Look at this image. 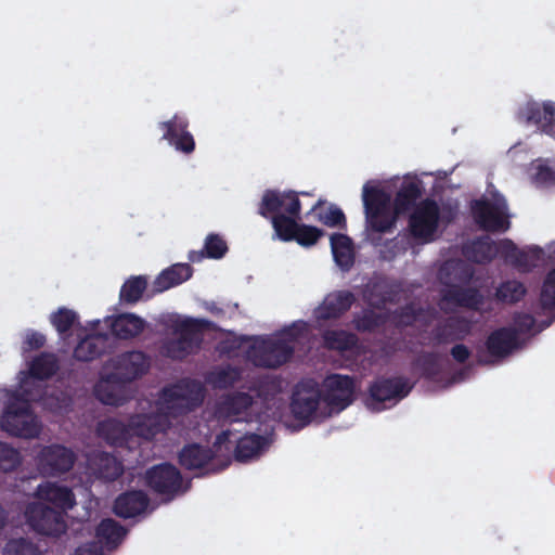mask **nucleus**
I'll list each match as a JSON object with an SVG mask.
<instances>
[{
  "label": "nucleus",
  "instance_id": "1",
  "mask_svg": "<svg viewBox=\"0 0 555 555\" xmlns=\"http://www.w3.org/2000/svg\"><path fill=\"white\" fill-rule=\"evenodd\" d=\"M421 195L422 188L418 182H403L391 205V195L387 191L365 183L362 189V201L367 228L376 233H390L398 217L415 208Z\"/></svg>",
  "mask_w": 555,
  "mask_h": 555
},
{
  "label": "nucleus",
  "instance_id": "2",
  "mask_svg": "<svg viewBox=\"0 0 555 555\" xmlns=\"http://www.w3.org/2000/svg\"><path fill=\"white\" fill-rule=\"evenodd\" d=\"M209 326V321L188 318L177 320L172 324L177 338L166 340L162 346V352L172 360H183L199 349L203 341V333Z\"/></svg>",
  "mask_w": 555,
  "mask_h": 555
},
{
  "label": "nucleus",
  "instance_id": "3",
  "mask_svg": "<svg viewBox=\"0 0 555 555\" xmlns=\"http://www.w3.org/2000/svg\"><path fill=\"white\" fill-rule=\"evenodd\" d=\"M1 427L11 436L24 439L37 438L42 429L41 422L25 400L9 402L1 418Z\"/></svg>",
  "mask_w": 555,
  "mask_h": 555
},
{
  "label": "nucleus",
  "instance_id": "4",
  "mask_svg": "<svg viewBox=\"0 0 555 555\" xmlns=\"http://www.w3.org/2000/svg\"><path fill=\"white\" fill-rule=\"evenodd\" d=\"M294 346L281 338H255L247 350L248 359L259 367L276 369L291 360Z\"/></svg>",
  "mask_w": 555,
  "mask_h": 555
},
{
  "label": "nucleus",
  "instance_id": "5",
  "mask_svg": "<svg viewBox=\"0 0 555 555\" xmlns=\"http://www.w3.org/2000/svg\"><path fill=\"white\" fill-rule=\"evenodd\" d=\"M144 482L150 490L169 502L182 492L183 478L173 464L165 462L147 468Z\"/></svg>",
  "mask_w": 555,
  "mask_h": 555
},
{
  "label": "nucleus",
  "instance_id": "6",
  "mask_svg": "<svg viewBox=\"0 0 555 555\" xmlns=\"http://www.w3.org/2000/svg\"><path fill=\"white\" fill-rule=\"evenodd\" d=\"M507 203L504 197L495 198L494 203L488 199H475L470 204V211L478 227L487 232H505L511 222L507 214Z\"/></svg>",
  "mask_w": 555,
  "mask_h": 555
},
{
  "label": "nucleus",
  "instance_id": "7",
  "mask_svg": "<svg viewBox=\"0 0 555 555\" xmlns=\"http://www.w3.org/2000/svg\"><path fill=\"white\" fill-rule=\"evenodd\" d=\"M25 518L28 526L42 535L60 537L67 530L63 512L41 502L29 503L25 509Z\"/></svg>",
  "mask_w": 555,
  "mask_h": 555
},
{
  "label": "nucleus",
  "instance_id": "8",
  "mask_svg": "<svg viewBox=\"0 0 555 555\" xmlns=\"http://www.w3.org/2000/svg\"><path fill=\"white\" fill-rule=\"evenodd\" d=\"M412 387L405 377H379L369 387L370 402L367 405L374 411H382L385 409V402H397L405 398Z\"/></svg>",
  "mask_w": 555,
  "mask_h": 555
},
{
  "label": "nucleus",
  "instance_id": "9",
  "mask_svg": "<svg viewBox=\"0 0 555 555\" xmlns=\"http://www.w3.org/2000/svg\"><path fill=\"white\" fill-rule=\"evenodd\" d=\"M254 397L247 392L233 391L223 395L216 404V415L219 420L237 423L251 422Z\"/></svg>",
  "mask_w": 555,
  "mask_h": 555
},
{
  "label": "nucleus",
  "instance_id": "10",
  "mask_svg": "<svg viewBox=\"0 0 555 555\" xmlns=\"http://www.w3.org/2000/svg\"><path fill=\"white\" fill-rule=\"evenodd\" d=\"M440 218L438 204L426 198L415 206L409 218V228L411 235L415 238L429 242L437 231Z\"/></svg>",
  "mask_w": 555,
  "mask_h": 555
},
{
  "label": "nucleus",
  "instance_id": "11",
  "mask_svg": "<svg viewBox=\"0 0 555 555\" xmlns=\"http://www.w3.org/2000/svg\"><path fill=\"white\" fill-rule=\"evenodd\" d=\"M301 202L295 191L268 189L263 192L258 205V214L264 219L271 216L287 214L300 215Z\"/></svg>",
  "mask_w": 555,
  "mask_h": 555
},
{
  "label": "nucleus",
  "instance_id": "12",
  "mask_svg": "<svg viewBox=\"0 0 555 555\" xmlns=\"http://www.w3.org/2000/svg\"><path fill=\"white\" fill-rule=\"evenodd\" d=\"M37 460L44 474L54 476L69 472L75 464L76 455L64 446L51 444L41 449Z\"/></svg>",
  "mask_w": 555,
  "mask_h": 555
},
{
  "label": "nucleus",
  "instance_id": "13",
  "mask_svg": "<svg viewBox=\"0 0 555 555\" xmlns=\"http://www.w3.org/2000/svg\"><path fill=\"white\" fill-rule=\"evenodd\" d=\"M150 358L140 350H131L122 352L113 360L114 374L124 383H131L145 373L150 369Z\"/></svg>",
  "mask_w": 555,
  "mask_h": 555
},
{
  "label": "nucleus",
  "instance_id": "14",
  "mask_svg": "<svg viewBox=\"0 0 555 555\" xmlns=\"http://www.w3.org/2000/svg\"><path fill=\"white\" fill-rule=\"evenodd\" d=\"M324 402L336 411H341L353 401L354 380L348 375L333 374L325 379Z\"/></svg>",
  "mask_w": 555,
  "mask_h": 555
},
{
  "label": "nucleus",
  "instance_id": "15",
  "mask_svg": "<svg viewBox=\"0 0 555 555\" xmlns=\"http://www.w3.org/2000/svg\"><path fill=\"white\" fill-rule=\"evenodd\" d=\"M485 346L491 360L483 361L482 359H479V363L488 364L502 360L519 347L517 331L506 326L496 328L489 334Z\"/></svg>",
  "mask_w": 555,
  "mask_h": 555
},
{
  "label": "nucleus",
  "instance_id": "16",
  "mask_svg": "<svg viewBox=\"0 0 555 555\" xmlns=\"http://www.w3.org/2000/svg\"><path fill=\"white\" fill-rule=\"evenodd\" d=\"M159 128L164 131L163 140L169 142L177 151L191 154L195 150V140L188 130L189 121L184 116L173 115L171 119L159 122Z\"/></svg>",
  "mask_w": 555,
  "mask_h": 555
},
{
  "label": "nucleus",
  "instance_id": "17",
  "mask_svg": "<svg viewBox=\"0 0 555 555\" xmlns=\"http://www.w3.org/2000/svg\"><path fill=\"white\" fill-rule=\"evenodd\" d=\"M518 119L526 124H534L542 132L555 137V105L544 102L541 106L538 102L530 101L518 111Z\"/></svg>",
  "mask_w": 555,
  "mask_h": 555
},
{
  "label": "nucleus",
  "instance_id": "18",
  "mask_svg": "<svg viewBox=\"0 0 555 555\" xmlns=\"http://www.w3.org/2000/svg\"><path fill=\"white\" fill-rule=\"evenodd\" d=\"M356 302V296L350 291H337L328 294L315 309L314 315L319 321L340 318Z\"/></svg>",
  "mask_w": 555,
  "mask_h": 555
},
{
  "label": "nucleus",
  "instance_id": "19",
  "mask_svg": "<svg viewBox=\"0 0 555 555\" xmlns=\"http://www.w3.org/2000/svg\"><path fill=\"white\" fill-rule=\"evenodd\" d=\"M470 332V324L464 318L450 317L431 330V343L446 345L464 339Z\"/></svg>",
  "mask_w": 555,
  "mask_h": 555
},
{
  "label": "nucleus",
  "instance_id": "20",
  "mask_svg": "<svg viewBox=\"0 0 555 555\" xmlns=\"http://www.w3.org/2000/svg\"><path fill=\"white\" fill-rule=\"evenodd\" d=\"M146 321L132 312L113 315L109 320L112 334L121 340H130L140 336L146 328Z\"/></svg>",
  "mask_w": 555,
  "mask_h": 555
},
{
  "label": "nucleus",
  "instance_id": "21",
  "mask_svg": "<svg viewBox=\"0 0 555 555\" xmlns=\"http://www.w3.org/2000/svg\"><path fill=\"white\" fill-rule=\"evenodd\" d=\"M442 301L452 304L456 307L469 310H479L483 305L485 298L480 291L476 287H462L451 284L441 292Z\"/></svg>",
  "mask_w": 555,
  "mask_h": 555
},
{
  "label": "nucleus",
  "instance_id": "22",
  "mask_svg": "<svg viewBox=\"0 0 555 555\" xmlns=\"http://www.w3.org/2000/svg\"><path fill=\"white\" fill-rule=\"evenodd\" d=\"M36 495L46 502L53 504L59 512L65 515L76 504L75 494L66 486L54 482H44L37 487Z\"/></svg>",
  "mask_w": 555,
  "mask_h": 555
},
{
  "label": "nucleus",
  "instance_id": "23",
  "mask_svg": "<svg viewBox=\"0 0 555 555\" xmlns=\"http://www.w3.org/2000/svg\"><path fill=\"white\" fill-rule=\"evenodd\" d=\"M150 504L142 490H130L119 494L114 502V513L121 518H132L144 513Z\"/></svg>",
  "mask_w": 555,
  "mask_h": 555
},
{
  "label": "nucleus",
  "instance_id": "24",
  "mask_svg": "<svg viewBox=\"0 0 555 555\" xmlns=\"http://www.w3.org/2000/svg\"><path fill=\"white\" fill-rule=\"evenodd\" d=\"M126 384L111 372L95 384L94 395L96 399L106 405L120 406L126 401L124 395Z\"/></svg>",
  "mask_w": 555,
  "mask_h": 555
},
{
  "label": "nucleus",
  "instance_id": "25",
  "mask_svg": "<svg viewBox=\"0 0 555 555\" xmlns=\"http://www.w3.org/2000/svg\"><path fill=\"white\" fill-rule=\"evenodd\" d=\"M96 434L112 447L130 448L131 428L116 418H106L98 423Z\"/></svg>",
  "mask_w": 555,
  "mask_h": 555
},
{
  "label": "nucleus",
  "instance_id": "26",
  "mask_svg": "<svg viewBox=\"0 0 555 555\" xmlns=\"http://www.w3.org/2000/svg\"><path fill=\"white\" fill-rule=\"evenodd\" d=\"M89 466L92 474L103 481H115L124 474L122 463L106 452L94 453L89 459Z\"/></svg>",
  "mask_w": 555,
  "mask_h": 555
},
{
  "label": "nucleus",
  "instance_id": "27",
  "mask_svg": "<svg viewBox=\"0 0 555 555\" xmlns=\"http://www.w3.org/2000/svg\"><path fill=\"white\" fill-rule=\"evenodd\" d=\"M321 400L319 390L297 388L291 401V411L296 420L309 422Z\"/></svg>",
  "mask_w": 555,
  "mask_h": 555
},
{
  "label": "nucleus",
  "instance_id": "28",
  "mask_svg": "<svg viewBox=\"0 0 555 555\" xmlns=\"http://www.w3.org/2000/svg\"><path fill=\"white\" fill-rule=\"evenodd\" d=\"M215 457L214 451L208 447L198 443H190L179 452V464L188 469L195 470L205 468Z\"/></svg>",
  "mask_w": 555,
  "mask_h": 555
},
{
  "label": "nucleus",
  "instance_id": "29",
  "mask_svg": "<svg viewBox=\"0 0 555 555\" xmlns=\"http://www.w3.org/2000/svg\"><path fill=\"white\" fill-rule=\"evenodd\" d=\"M193 274L189 263H176L163 270L154 280V293H163L188 281Z\"/></svg>",
  "mask_w": 555,
  "mask_h": 555
},
{
  "label": "nucleus",
  "instance_id": "30",
  "mask_svg": "<svg viewBox=\"0 0 555 555\" xmlns=\"http://www.w3.org/2000/svg\"><path fill=\"white\" fill-rule=\"evenodd\" d=\"M108 346V336L106 334L88 335L74 349L73 356L81 362H90L100 358Z\"/></svg>",
  "mask_w": 555,
  "mask_h": 555
},
{
  "label": "nucleus",
  "instance_id": "31",
  "mask_svg": "<svg viewBox=\"0 0 555 555\" xmlns=\"http://www.w3.org/2000/svg\"><path fill=\"white\" fill-rule=\"evenodd\" d=\"M464 257L474 263L486 264L498 255V245L489 237H478L463 246Z\"/></svg>",
  "mask_w": 555,
  "mask_h": 555
},
{
  "label": "nucleus",
  "instance_id": "32",
  "mask_svg": "<svg viewBox=\"0 0 555 555\" xmlns=\"http://www.w3.org/2000/svg\"><path fill=\"white\" fill-rule=\"evenodd\" d=\"M331 248L336 264L343 271H349L354 264V247L352 240L341 233L331 235Z\"/></svg>",
  "mask_w": 555,
  "mask_h": 555
},
{
  "label": "nucleus",
  "instance_id": "33",
  "mask_svg": "<svg viewBox=\"0 0 555 555\" xmlns=\"http://www.w3.org/2000/svg\"><path fill=\"white\" fill-rule=\"evenodd\" d=\"M269 439L258 434H246L236 443L234 456L238 462H246L258 456L269 447Z\"/></svg>",
  "mask_w": 555,
  "mask_h": 555
},
{
  "label": "nucleus",
  "instance_id": "34",
  "mask_svg": "<svg viewBox=\"0 0 555 555\" xmlns=\"http://www.w3.org/2000/svg\"><path fill=\"white\" fill-rule=\"evenodd\" d=\"M323 346L339 352L350 351L358 346V336L345 330H326L322 334Z\"/></svg>",
  "mask_w": 555,
  "mask_h": 555
},
{
  "label": "nucleus",
  "instance_id": "35",
  "mask_svg": "<svg viewBox=\"0 0 555 555\" xmlns=\"http://www.w3.org/2000/svg\"><path fill=\"white\" fill-rule=\"evenodd\" d=\"M59 370V360L54 353L42 352L35 357L29 365L30 375L39 380H47Z\"/></svg>",
  "mask_w": 555,
  "mask_h": 555
},
{
  "label": "nucleus",
  "instance_id": "36",
  "mask_svg": "<svg viewBox=\"0 0 555 555\" xmlns=\"http://www.w3.org/2000/svg\"><path fill=\"white\" fill-rule=\"evenodd\" d=\"M126 533V529L112 518L101 520L95 529V535L99 542L113 547L117 546L122 541Z\"/></svg>",
  "mask_w": 555,
  "mask_h": 555
},
{
  "label": "nucleus",
  "instance_id": "37",
  "mask_svg": "<svg viewBox=\"0 0 555 555\" xmlns=\"http://www.w3.org/2000/svg\"><path fill=\"white\" fill-rule=\"evenodd\" d=\"M300 219V215L280 214L269 217L275 236L282 242H292Z\"/></svg>",
  "mask_w": 555,
  "mask_h": 555
},
{
  "label": "nucleus",
  "instance_id": "38",
  "mask_svg": "<svg viewBox=\"0 0 555 555\" xmlns=\"http://www.w3.org/2000/svg\"><path fill=\"white\" fill-rule=\"evenodd\" d=\"M147 287V279L144 275H133L125 281L119 292V300L122 304H137Z\"/></svg>",
  "mask_w": 555,
  "mask_h": 555
},
{
  "label": "nucleus",
  "instance_id": "39",
  "mask_svg": "<svg viewBox=\"0 0 555 555\" xmlns=\"http://www.w3.org/2000/svg\"><path fill=\"white\" fill-rule=\"evenodd\" d=\"M527 294V288L520 281L507 280L502 282L495 289V299L503 304L519 302Z\"/></svg>",
  "mask_w": 555,
  "mask_h": 555
},
{
  "label": "nucleus",
  "instance_id": "40",
  "mask_svg": "<svg viewBox=\"0 0 555 555\" xmlns=\"http://www.w3.org/2000/svg\"><path fill=\"white\" fill-rule=\"evenodd\" d=\"M228 245L227 242L223 240L222 236L216 233H209L206 236L205 244H204V253L207 258L210 259H220L228 253ZM203 251L201 255H197L195 251H192L190 254V260L191 261H197L202 258Z\"/></svg>",
  "mask_w": 555,
  "mask_h": 555
},
{
  "label": "nucleus",
  "instance_id": "41",
  "mask_svg": "<svg viewBox=\"0 0 555 555\" xmlns=\"http://www.w3.org/2000/svg\"><path fill=\"white\" fill-rule=\"evenodd\" d=\"M413 366L417 369L422 376L433 379L440 374V356L434 351H423L413 361Z\"/></svg>",
  "mask_w": 555,
  "mask_h": 555
},
{
  "label": "nucleus",
  "instance_id": "42",
  "mask_svg": "<svg viewBox=\"0 0 555 555\" xmlns=\"http://www.w3.org/2000/svg\"><path fill=\"white\" fill-rule=\"evenodd\" d=\"M386 319L383 314L371 309H364L360 314L354 315L352 323L357 331L372 333L383 326Z\"/></svg>",
  "mask_w": 555,
  "mask_h": 555
},
{
  "label": "nucleus",
  "instance_id": "43",
  "mask_svg": "<svg viewBox=\"0 0 555 555\" xmlns=\"http://www.w3.org/2000/svg\"><path fill=\"white\" fill-rule=\"evenodd\" d=\"M131 438L133 436L143 438L145 440L154 439L160 431V425L152 417H139L135 422L130 424Z\"/></svg>",
  "mask_w": 555,
  "mask_h": 555
},
{
  "label": "nucleus",
  "instance_id": "44",
  "mask_svg": "<svg viewBox=\"0 0 555 555\" xmlns=\"http://www.w3.org/2000/svg\"><path fill=\"white\" fill-rule=\"evenodd\" d=\"M21 464L20 451L7 442L0 441V474L14 472Z\"/></svg>",
  "mask_w": 555,
  "mask_h": 555
},
{
  "label": "nucleus",
  "instance_id": "45",
  "mask_svg": "<svg viewBox=\"0 0 555 555\" xmlns=\"http://www.w3.org/2000/svg\"><path fill=\"white\" fill-rule=\"evenodd\" d=\"M50 321L60 335H64L70 331L78 321V314L68 308L62 307L51 314Z\"/></svg>",
  "mask_w": 555,
  "mask_h": 555
},
{
  "label": "nucleus",
  "instance_id": "46",
  "mask_svg": "<svg viewBox=\"0 0 555 555\" xmlns=\"http://www.w3.org/2000/svg\"><path fill=\"white\" fill-rule=\"evenodd\" d=\"M3 555H41L38 546L25 538L12 539L5 543Z\"/></svg>",
  "mask_w": 555,
  "mask_h": 555
},
{
  "label": "nucleus",
  "instance_id": "47",
  "mask_svg": "<svg viewBox=\"0 0 555 555\" xmlns=\"http://www.w3.org/2000/svg\"><path fill=\"white\" fill-rule=\"evenodd\" d=\"M324 231L305 223H299L295 232L293 241H296L300 246L310 247L317 244V242L323 236Z\"/></svg>",
  "mask_w": 555,
  "mask_h": 555
},
{
  "label": "nucleus",
  "instance_id": "48",
  "mask_svg": "<svg viewBox=\"0 0 555 555\" xmlns=\"http://www.w3.org/2000/svg\"><path fill=\"white\" fill-rule=\"evenodd\" d=\"M540 305L543 310L555 308V268L545 276L540 294Z\"/></svg>",
  "mask_w": 555,
  "mask_h": 555
},
{
  "label": "nucleus",
  "instance_id": "49",
  "mask_svg": "<svg viewBox=\"0 0 555 555\" xmlns=\"http://www.w3.org/2000/svg\"><path fill=\"white\" fill-rule=\"evenodd\" d=\"M422 308L406 304L395 311L393 319L398 327L413 326L422 313Z\"/></svg>",
  "mask_w": 555,
  "mask_h": 555
},
{
  "label": "nucleus",
  "instance_id": "50",
  "mask_svg": "<svg viewBox=\"0 0 555 555\" xmlns=\"http://www.w3.org/2000/svg\"><path fill=\"white\" fill-rule=\"evenodd\" d=\"M318 218L323 224L331 228L338 227L340 229H346L347 227V220L344 211L334 205H331L325 214H318Z\"/></svg>",
  "mask_w": 555,
  "mask_h": 555
},
{
  "label": "nucleus",
  "instance_id": "51",
  "mask_svg": "<svg viewBox=\"0 0 555 555\" xmlns=\"http://www.w3.org/2000/svg\"><path fill=\"white\" fill-rule=\"evenodd\" d=\"M513 322L514 326L511 327L517 331V337H519V334L529 333L535 325V319L533 315L525 312L515 313Z\"/></svg>",
  "mask_w": 555,
  "mask_h": 555
},
{
  "label": "nucleus",
  "instance_id": "52",
  "mask_svg": "<svg viewBox=\"0 0 555 555\" xmlns=\"http://www.w3.org/2000/svg\"><path fill=\"white\" fill-rule=\"evenodd\" d=\"M521 249L517 247V245L509 238H504L500 241L498 244V255H500L504 260L512 266L514 264L517 256Z\"/></svg>",
  "mask_w": 555,
  "mask_h": 555
},
{
  "label": "nucleus",
  "instance_id": "53",
  "mask_svg": "<svg viewBox=\"0 0 555 555\" xmlns=\"http://www.w3.org/2000/svg\"><path fill=\"white\" fill-rule=\"evenodd\" d=\"M46 336L36 331L27 332L24 339V349L27 351L38 350L46 344Z\"/></svg>",
  "mask_w": 555,
  "mask_h": 555
},
{
  "label": "nucleus",
  "instance_id": "54",
  "mask_svg": "<svg viewBox=\"0 0 555 555\" xmlns=\"http://www.w3.org/2000/svg\"><path fill=\"white\" fill-rule=\"evenodd\" d=\"M76 555H103V547L99 541L87 542L76 550Z\"/></svg>",
  "mask_w": 555,
  "mask_h": 555
},
{
  "label": "nucleus",
  "instance_id": "55",
  "mask_svg": "<svg viewBox=\"0 0 555 555\" xmlns=\"http://www.w3.org/2000/svg\"><path fill=\"white\" fill-rule=\"evenodd\" d=\"M534 180L543 184L553 183L555 181V172L548 166L540 165L537 169Z\"/></svg>",
  "mask_w": 555,
  "mask_h": 555
},
{
  "label": "nucleus",
  "instance_id": "56",
  "mask_svg": "<svg viewBox=\"0 0 555 555\" xmlns=\"http://www.w3.org/2000/svg\"><path fill=\"white\" fill-rule=\"evenodd\" d=\"M377 283H374L372 286H370L367 289L366 298L370 305L378 307L380 305H385L388 301V298L385 295H379L377 293Z\"/></svg>",
  "mask_w": 555,
  "mask_h": 555
},
{
  "label": "nucleus",
  "instance_id": "57",
  "mask_svg": "<svg viewBox=\"0 0 555 555\" xmlns=\"http://www.w3.org/2000/svg\"><path fill=\"white\" fill-rule=\"evenodd\" d=\"M450 353L452 358L459 363L466 362L470 357V350L463 344H457L453 346L450 350Z\"/></svg>",
  "mask_w": 555,
  "mask_h": 555
},
{
  "label": "nucleus",
  "instance_id": "58",
  "mask_svg": "<svg viewBox=\"0 0 555 555\" xmlns=\"http://www.w3.org/2000/svg\"><path fill=\"white\" fill-rule=\"evenodd\" d=\"M163 398L167 403L184 398L183 389L181 386L166 387L163 389Z\"/></svg>",
  "mask_w": 555,
  "mask_h": 555
},
{
  "label": "nucleus",
  "instance_id": "59",
  "mask_svg": "<svg viewBox=\"0 0 555 555\" xmlns=\"http://www.w3.org/2000/svg\"><path fill=\"white\" fill-rule=\"evenodd\" d=\"M517 254L518 256L513 267L522 271H529L530 269H532V261L529 260L530 254H528L527 250L522 249Z\"/></svg>",
  "mask_w": 555,
  "mask_h": 555
},
{
  "label": "nucleus",
  "instance_id": "60",
  "mask_svg": "<svg viewBox=\"0 0 555 555\" xmlns=\"http://www.w3.org/2000/svg\"><path fill=\"white\" fill-rule=\"evenodd\" d=\"M530 254L529 260L532 261V268L537 267L538 263L543 259L544 251L539 246H531L527 250Z\"/></svg>",
  "mask_w": 555,
  "mask_h": 555
},
{
  "label": "nucleus",
  "instance_id": "61",
  "mask_svg": "<svg viewBox=\"0 0 555 555\" xmlns=\"http://www.w3.org/2000/svg\"><path fill=\"white\" fill-rule=\"evenodd\" d=\"M229 436H230V431L229 430L220 433L217 436V438H216V444L224 443L229 439Z\"/></svg>",
  "mask_w": 555,
  "mask_h": 555
},
{
  "label": "nucleus",
  "instance_id": "62",
  "mask_svg": "<svg viewBox=\"0 0 555 555\" xmlns=\"http://www.w3.org/2000/svg\"><path fill=\"white\" fill-rule=\"evenodd\" d=\"M7 521V513L0 505V528H3Z\"/></svg>",
  "mask_w": 555,
  "mask_h": 555
},
{
  "label": "nucleus",
  "instance_id": "63",
  "mask_svg": "<svg viewBox=\"0 0 555 555\" xmlns=\"http://www.w3.org/2000/svg\"><path fill=\"white\" fill-rule=\"evenodd\" d=\"M217 375H218V380L221 382V380H224L227 378L229 373L225 370H221V371L218 372Z\"/></svg>",
  "mask_w": 555,
  "mask_h": 555
},
{
  "label": "nucleus",
  "instance_id": "64",
  "mask_svg": "<svg viewBox=\"0 0 555 555\" xmlns=\"http://www.w3.org/2000/svg\"><path fill=\"white\" fill-rule=\"evenodd\" d=\"M321 205H322V202H321V201H318V203H317L315 205H313V207H312V209H311V210H312V211H315V210L319 208V206H321Z\"/></svg>",
  "mask_w": 555,
  "mask_h": 555
}]
</instances>
